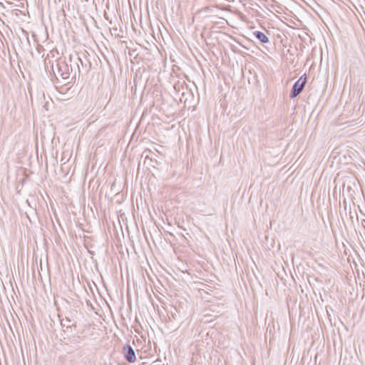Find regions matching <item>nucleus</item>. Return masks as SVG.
Instances as JSON below:
<instances>
[{"instance_id":"f03ea898","label":"nucleus","mask_w":365,"mask_h":365,"mask_svg":"<svg viewBox=\"0 0 365 365\" xmlns=\"http://www.w3.org/2000/svg\"><path fill=\"white\" fill-rule=\"evenodd\" d=\"M307 83V75H302L293 85L290 92V98H294L303 91Z\"/></svg>"},{"instance_id":"39448f33","label":"nucleus","mask_w":365,"mask_h":365,"mask_svg":"<svg viewBox=\"0 0 365 365\" xmlns=\"http://www.w3.org/2000/svg\"><path fill=\"white\" fill-rule=\"evenodd\" d=\"M84 332L83 329L78 330V334H72L69 337V341L73 344H81L85 339V336H81Z\"/></svg>"},{"instance_id":"423d86ee","label":"nucleus","mask_w":365,"mask_h":365,"mask_svg":"<svg viewBox=\"0 0 365 365\" xmlns=\"http://www.w3.org/2000/svg\"><path fill=\"white\" fill-rule=\"evenodd\" d=\"M254 36L262 43L269 42L268 36L262 31H256L253 33Z\"/></svg>"},{"instance_id":"0eeeda50","label":"nucleus","mask_w":365,"mask_h":365,"mask_svg":"<svg viewBox=\"0 0 365 365\" xmlns=\"http://www.w3.org/2000/svg\"><path fill=\"white\" fill-rule=\"evenodd\" d=\"M71 322L72 320L71 319L66 317L61 320V323L63 327H66V329H69L71 328Z\"/></svg>"},{"instance_id":"9d476101","label":"nucleus","mask_w":365,"mask_h":365,"mask_svg":"<svg viewBox=\"0 0 365 365\" xmlns=\"http://www.w3.org/2000/svg\"><path fill=\"white\" fill-rule=\"evenodd\" d=\"M0 5H1V6H3V4H2L1 2H0Z\"/></svg>"},{"instance_id":"f257e3e1","label":"nucleus","mask_w":365,"mask_h":365,"mask_svg":"<svg viewBox=\"0 0 365 365\" xmlns=\"http://www.w3.org/2000/svg\"><path fill=\"white\" fill-rule=\"evenodd\" d=\"M52 71L57 79L58 77L63 80L69 79L68 64L64 60L58 59L56 66H52Z\"/></svg>"},{"instance_id":"20e7f679","label":"nucleus","mask_w":365,"mask_h":365,"mask_svg":"<svg viewBox=\"0 0 365 365\" xmlns=\"http://www.w3.org/2000/svg\"><path fill=\"white\" fill-rule=\"evenodd\" d=\"M123 353L125 359L130 363H133L135 361V354L134 349L130 344H126L123 349Z\"/></svg>"},{"instance_id":"7ed1b4c3","label":"nucleus","mask_w":365,"mask_h":365,"mask_svg":"<svg viewBox=\"0 0 365 365\" xmlns=\"http://www.w3.org/2000/svg\"><path fill=\"white\" fill-rule=\"evenodd\" d=\"M71 67V73H73V77H76V75H80L79 63L82 64V61L80 57L76 55L74 57L70 56L69 58Z\"/></svg>"},{"instance_id":"1a4fd4ad","label":"nucleus","mask_w":365,"mask_h":365,"mask_svg":"<svg viewBox=\"0 0 365 365\" xmlns=\"http://www.w3.org/2000/svg\"><path fill=\"white\" fill-rule=\"evenodd\" d=\"M68 72H69V78L71 77V78H76V77H73V73H71V67L68 66Z\"/></svg>"},{"instance_id":"6e6552de","label":"nucleus","mask_w":365,"mask_h":365,"mask_svg":"<svg viewBox=\"0 0 365 365\" xmlns=\"http://www.w3.org/2000/svg\"><path fill=\"white\" fill-rule=\"evenodd\" d=\"M73 327L75 329L78 327L77 322L75 321L71 322V328Z\"/></svg>"}]
</instances>
